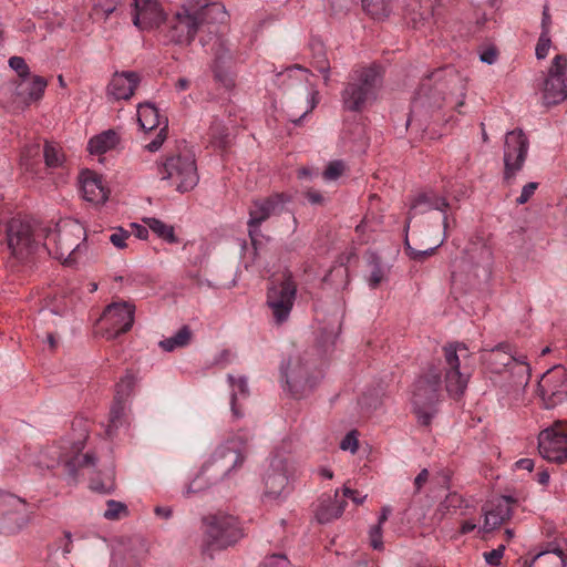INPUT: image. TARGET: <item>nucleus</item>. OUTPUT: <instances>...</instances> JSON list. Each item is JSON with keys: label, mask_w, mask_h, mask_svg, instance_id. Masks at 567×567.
Segmentation results:
<instances>
[{"label": "nucleus", "mask_w": 567, "mask_h": 567, "mask_svg": "<svg viewBox=\"0 0 567 567\" xmlns=\"http://www.w3.org/2000/svg\"><path fill=\"white\" fill-rule=\"evenodd\" d=\"M226 20L227 12L220 3L213 2L196 10L183 4L167 19L163 35L168 43L188 45L204 28L217 33L216 25Z\"/></svg>", "instance_id": "obj_1"}, {"label": "nucleus", "mask_w": 567, "mask_h": 567, "mask_svg": "<svg viewBox=\"0 0 567 567\" xmlns=\"http://www.w3.org/2000/svg\"><path fill=\"white\" fill-rule=\"evenodd\" d=\"M382 83L383 75L379 65L354 68L341 92L343 109L350 112H362L377 101Z\"/></svg>", "instance_id": "obj_2"}, {"label": "nucleus", "mask_w": 567, "mask_h": 567, "mask_svg": "<svg viewBox=\"0 0 567 567\" xmlns=\"http://www.w3.org/2000/svg\"><path fill=\"white\" fill-rule=\"evenodd\" d=\"M85 228L74 219H64L44 231L43 247L49 255L64 264H75L85 249Z\"/></svg>", "instance_id": "obj_3"}, {"label": "nucleus", "mask_w": 567, "mask_h": 567, "mask_svg": "<svg viewBox=\"0 0 567 567\" xmlns=\"http://www.w3.org/2000/svg\"><path fill=\"white\" fill-rule=\"evenodd\" d=\"M443 352L445 389L451 396L460 398L464 394L473 373L472 353L460 342L445 346Z\"/></svg>", "instance_id": "obj_4"}, {"label": "nucleus", "mask_w": 567, "mask_h": 567, "mask_svg": "<svg viewBox=\"0 0 567 567\" xmlns=\"http://www.w3.org/2000/svg\"><path fill=\"white\" fill-rule=\"evenodd\" d=\"M241 537L239 523L231 515L217 513L203 518V547L207 551L226 549Z\"/></svg>", "instance_id": "obj_5"}, {"label": "nucleus", "mask_w": 567, "mask_h": 567, "mask_svg": "<svg viewBox=\"0 0 567 567\" xmlns=\"http://www.w3.org/2000/svg\"><path fill=\"white\" fill-rule=\"evenodd\" d=\"M440 375L433 371L420 377L413 386L412 403L420 424L427 426L436 413L440 396Z\"/></svg>", "instance_id": "obj_6"}, {"label": "nucleus", "mask_w": 567, "mask_h": 567, "mask_svg": "<svg viewBox=\"0 0 567 567\" xmlns=\"http://www.w3.org/2000/svg\"><path fill=\"white\" fill-rule=\"evenodd\" d=\"M296 292L297 286L290 272L286 271L271 278L267 292V305L276 323L280 324L289 318Z\"/></svg>", "instance_id": "obj_7"}, {"label": "nucleus", "mask_w": 567, "mask_h": 567, "mask_svg": "<svg viewBox=\"0 0 567 567\" xmlns=\"http://www.w3.org/2000/svg\"><path fill=\"white\" fill-rule=\"evenodd\" d=\"M159 174L181 193L193 189L198 183L195 159L189 154L167 157L159 167Z\"/></svg>", "instance_id": "obj_8"}, {"label": "nucleus", "mask_w": 567, "mask_h": 567, "mask_svg": "<svg viewBox=\"0 0 567 567\" xmlns=\"http://www.w3.org/2000/svg\"><path fill=\"white\" fill-rule=\"evenodd\" d=\"M286 389L293 398H302L316 386L318 379L310 374L308 360L301 354H293L280 367Z\"/></svg>", "instance_id": "obj_9"}, {"label": "nucleus", "mask_w": 567, "mask_h": 567, "mask_svg": "<svg viewBox=\"0 0 567 567\" xmlns=\"http://www.w3.org/2000/svg\"><path fill=\"white\" fill-rule=\"evenodd\" d=\"M43 235V229L35 230L29 221L12 218L7 226V245L14 257L23 259L37 250Z\"/></svg>", "instance_id": "obj_10"}, {"label": "nucleus", "mask_w": 567, "mask_h": 567, "mask_svg": "<svg viewBox=\"0 0 567 567\" xmlns=\"http://www.w3.org/2000/svg\"><path fill=\"white\" fill-rule=\"evenodd\" d=\"M538 451L550 462H567V420L556 421L539 433Z\"/></svg>", "instance_id": "obj_11"}, {"label": "nucleus", "mask_w": 567, "mask_h": 567, "mask_svg": "<svg viewBox=\"0 0 567 567\" xmlns=\"http://www.w3.org/2000/svg\"><path fill=\"white\" fill-rule=\"evenodd\" d=\"M134 305L127 301H117L109 305L100 318L103 334L107 339H115L120 334L127 332L134 322Z\"/></svg>", "instance_id": "obj_12"}, {"label": "nucleus", "mask_w": 567, "mask_h": 567, "mask_svg": "<svg viewBox=\"0 0 567 567\" xmlns=\"http://www.w3.org/2000/svg\"><path fill=\"white\" fill-rule=\"evenodd\" d=\"M289 196L284 193L274 194L267 198L256 199L249 208L248 231L254 245L257 243V237L260 235V225L274 215L280 214L286 203L289 202Z\"/></svg>", "instance_id": "obj_13"}, {"label": "nucleus", "mask_w": 567, "mask_h": 567, "mask_svg": "<svg viewBox=\"0 0 567 567\" xmlns=\"http://www.w3.org/2000/svg\"><path fill=\"white\" fill-rule=\"evenodd\" d=\"M529 142L522 130L506 134L504 145V179L509 182L523 168L527 157Z\"/></svg>", "instance_id": "obj_14"}, {"label": "nucleus", "mask_w": 567, "mask_h": 567, "mask_svg": "<svg viewBox=\"0 0 567 567\" xmlns=\"http://www.w3.org/2000/svg\"><path fill=\"white\" fill-rule=\"evenodd\" d=\"M567 97V59L556 55L553 60L548 76L544 82L543 99L547 105H555Z\"/></svg>", "instance_id": "obj_15"}, {"label": "nucleus", "mask_w": 567, "mask_h": 567, "mask_svg": "<svg viewBox=\"0 0 567 567\" xmlns=\"http://www.w3.org/2000/svg\"><path fill=\"white\" fill-rule=\"evenodd\" d=\"M566 371L555 367L545 372L538 382V392L546 409H553L567 399Z\"/></svg>", "instance_id": "obj_16"}, {"label": "nucleus", "mask_w": 567, "mask_h": 567, "mask_svg": "<svg viewBox=\"0 0 567 567\" xmlns=\"http://www.w3.org/2000/svg\"><path fill=\"white\" fill-rule=\"evenodd\" d=\"M27 523V504L11 493H0V529L13 533Z\"/></svg>", "instance_id": "obj_17"}, {"label": "nucleus", "mask_w": 567, "mask_h": 567, "mask_svg": "<svg viewBox=\"0 0 567 567\" xmlns=\"http://www.w3.org/2000/svg\"><path fill=\"white\" fill-rule=\"evenodd\" d=\"M145 555L146 546L141 538H120L113 546L111 567H138Z\"/></svg>", "instance_id": "obj_18"}, {"label": "nucleus", "mask_w": 567, "mask_h": 567, "mask_svg": "<svg viewBox=\"0 0 567 567\" xmlns=\"http://www.w3.org/2000/svg\"><path fill=\"white\" fill-rule=\"evenodd\" d=\"M483 360L487 364V368L495 373H501L512 362H515L519 367V370L525 371L527 374L530 371V368L526 361V357H516L508 343H499L489 351L485 350Z\"/></svg>", "instance_id": "obj_19"}, {"label": "nucleus", "mask_w": 567, "mask_h": 567, "mask_svg": "<svg viewBox=\"0 0 567 567\" xmlns=\"http://www.w3.org/2000/svg\"><path fill=\"white\" fill-rule=\"evenodd\" d=\"M450 207L447 199L435 193H421L411 203L410 213L408 216L406 228L410 226L411 219L417 214H424L431 209L440 210L443 213V240L447 238V215L446 209Z\"/></svg>", "instance_id": "obj_20"}, {"label": "nucleus", "mask_w": 567, "mask_h": 567, "mask_svg": "<svg viewBox=\"0 0 567 567\" xmlns=\"http://www.w3.org/2000/svg\"><path fill=\"white\" fill-rule=\"evenodd\" d=\"M515 501L511 496H498L483 507L484 524L482 529L489 533L498 528L512 516V505Z\"/></svg>", "instance_id": "obj_21"}, {"label": "nucleus", "mask_w": 567, "mask_h": 567, "mask_svg": "<svg viewBox=\"0 0 567 567\" xmlns=\"http://www.w3.org/2000/svg\"><path fill=\"white\" fill-rule=\"evenodd\" d=\"M164 19L163 9L157 0H135L133 23L140 30L157 27Z\"/></svg>", "instance_id": "obj_22"}, {"label": "nucleus", "mask_w": 567, "mask_h": 567, "mask_svg": "<svg viewBox=\"0 0 567 567\" xmlns=\"http://www.w3.org/2000/svg\"><path fill=\"white\" fill-rule=\"evenodd\" d=\"M141 82L134 71L115 72L107 85L106 94L113 100H130Z\"/></svg>", "instance_id": "obj_23"}, {"label": "nucleus", "mask_w": 567, "mask_h": 567, "mask_svg": "<svg viewBox=\"0 0 567 567\" xmlns=\"http://www.w3.org/2000/svg\"><path fill=\"white\" fill-rule=\"evenodd\" d=\"M244 451L245 442L240 437L231 439L216 449L213 460L214 462H223L221 473L225 474L244 462Z\"/></svg>", "instance_id": "obj_24"}, {"label": "nucleus", "mask_w": 567, "mask_h": 567, "mask_svg": "<svg viewBox=\"0 0 567 567\" xmlns=\"http://www.w3.org/2000/svg\"><path fill=\"white\" fill-rule=\"evenodd\" d=\"M80 186L82 196L86 202L102 204L109 197V189L95 172L83 171L80 175Z\"/></svg>", "instance_id": "obj_25"}, {"label": "nucleus", "mask_w": 567, "mask_h": 567, "mask_svg": "<svg viewBox=\"0 0 567 567\" xmlns=\"http://www.w3.org/2000/svg\"><path fill=\"white\" fill-rule=\"evenodd\" d=\"M444 97L441 92L433 89L430 82L423 83L417 90L415 97L412 102V112L419 111V109H440L443 105Z\"/></svg>", "instance_id": "obj_26"}, {"label": "nucleus", "mask_w": 567, "mask_h": 567, "mask_svg": "<svg viewBox=\"0 0 567 567\" xmlns=\"http://www.w3.org/2000/svg\"><path fill=\"white\" fill-rule=\"evenodd\" d=\"M346 506L347 502L344 499H338L337 489L334 493V499L329 497L328 499H322L320 502L316 511V517L321 524L330 523L343 514Z\"/></svg>", "instance_id": "obj_27"}, {"label": "nucleus", "mask_w": 567, "mask_h": 567, "mask_svg": "<svg viewBox=\"0 0 567 567\" xmlns=\"http://www.w3.org/2000/svg\"><path fill=\"white\" fill-rule=\"evenodd\" d=\"M288 477L285 473L272 471L265 476V496L270 499L279 498L287 489Z\"/></svg>", "instance_id": "obj_28"}, {"label": "nucleus", "mask_w": 567, "mask_h": 567, "mask_svg": "<svg viewBox=\"0 0 567 567\" xmlns=\"http://www.w3.org/2000/svg\"><path fill=\"white\" fill-rule=\"evenodd\" d=\"M120 137L113 130L95 135L89 141L87 150L91 154H104L118 144Z\"/></svg>", "instance_id": "obj_29"}, {"label": "nucleus", "mask_w": 567, "mask_h": 567, "mask_svg": "<svg viewBox=\"0 0 567 567\" xmlns=\"http://www.w3.org/2000/svg\"><path fill=\"white\" fill-rule=\"evenodd\" d=\"M137 121L144 131H152L161 125V115L154 104L142 103L137 107Z\"/></svg>", "instance_id": "obj_30"}, {"label": "nucleus", "mask_w": 567, "mask_h": 567, "mask_svg": "<svg viewBox=\"0 0 567 567\" xmlns=\"http://www.w3.org/2000/svg\"><path fill=\"white\" fill-rule=\"evenodd\" d=\"M228 381L231 388L230 404L234 416L240 417L243 414L238 410V400L248 395L247 380L244 377L235 378L231 374L228 375Z\"/></svg>", "instance_id": "obj_31"}, {"label": "nucleus", "mask_w": 567, "mask_h": 567, "mask_svg": "<svg viewBox=\"0 0 567 567\" xmlns=\"http://www.w3.org/2000/svg\"><path fill=\"white\" fill-rule=\"evenodd\" d=\"M20 85L23 87L21 94L25 95V101L34 102L43 96L48 82L44 78L34 75L29 82H23Z\"/></svg>", "instance_id": "obj_32"}, {"label": "nucleus", "mask_w": 567, "mask_h": 567, "mask_svg": "<svg viewBox=\"0 0 567 567\" xmlns=\"http://www.w3.org/2000/svg\"><path fill=\"white\" fill-rule=\"evenodd\" d=\"M370 275L367 278L370 288L375 289L386 277V269L382 265L380 258L371 254L368 259Z\"/></svg>", "instance_id": "obj_33"}, {"label": "nucleus", "mask_w": 567, "mask_h": 567, "mask_svg": "<svg viewBox=\"0 0 567 567\" xmlns=\"http://www.w3.org/2000/svg\"><path fill=\"white\" fill-rule=\"evenodd\" d=\"M313 58L311 65L315 70L322 74L324 83H328L330 78V63L327 59L322 44L317 43L313 45Z\"/></svg>", "instance_id": "obj_34"}, {"label": "nucleus", "mask_w": 567, "mask_h": 567, "mask_svg": "<svg viewBox=\"0 0 567 567\" xmlns=\"http://www.w3.org/2000/svg\"><path fill=\"white\" fill-rule=\"evenodd\" d=\"M146 224L153 233L167 243L175 244L178 241L173 226L167 225L157 218H147Z\"/></svg>", "instance_id": "obj_35"}, {"label": "nucleus", "mask_w": 567, "mask_h": 567, "mask_svg": "<svg viewBox=\"0 0 567 567\" xmlns=\"http://www.w3.org/2000/svg\"><path fill=\"white\" fill-rule=\"evenodd\" d=\"M536 559L545 567H565L566 555L560 548H554L537 555Z\"/></svg>", "instance_id": "obj_36"}, {"label": "nucleus", "mask_w": 567, "mask_h": 567, "mask_svg": "<svg viewBox=\"0 0 567 567\" xmlns=\"http://www.w3.org/2000/svg\"><path fill=\"white\" fill-rule=\"evenodd\" d=\"M190 340V330L188 327L181 328L174 336L159 342L165 351H173L176 348L186 346Z\"/></svg>", "instance_id": "obj_37"}, {"label": "nucleus", "mask_w": 567, "mask_h": 567, "mask_svg": "<svg viewBox=\"0 0 567 567\" xmlns=\"http://www.w3.org/2000/svg\"><path fill=\"white\" fill-rule=\"evenodd\" d=\"M391 0H362L363 9L374 18L385 17L389 13Z\"/></svg>", "instance_id": "obj_38"}, {"label": "nucleus", "mask_w": 567, "mask_h": 567, "mask_svg": "<svg viewBox=\"0 0 567 567\" xmlns=\"http://www.w3.org/2000/svg\"><path fill=\"white\" fill-rule=\"evenodd\" d=\"M135 384V375L127 372L116 384V400L124 401L126 398H128Z\"/></svg>", "instance_id": "obj_39"}, {"label": "nucleus", "mask_w": 567, "mask_h": 567, "mask_svg": "<svg viewBox=\"0 0 567 567\" xmlns=\"http://www.w3.org/2000/svg\"><path fill=\"white\" fill-rule=\"evenodd\" d=\"M43 155L45 164L49 167H58L62 164L63 154L61 150L53 144H45Z\"/></svg>", "instance_id": "obj_40"}, {"label": "nucleus", "mask_w": 567, "mask_h": 567, "mask_svg": "<svg viewBox=\"0 0 567 567\" xmlns=\"http://www.w3.org/2000/svg\"><path fill=\"white\" fill-rule=\"evenodd\" d=\"M305 91H306L305 106L301 109L302 113L299 116V118L292 120L295 123H298L305 115L312 112V110L318 104V94H319L318 91L315 90L313 87H308V86H305Z\"/></svg>", "instance_id": "obj_41"}, {"label": "nucleus", "mask_w": 567, "mask_h": 567, "mask_svg": "<svg viewBox=\"0 0 567 567\" xmlns=\"http://www.w3.org/2000/svg\"><path fill=\"white\" fill-rule=\"evenodd\" d=\"M217 61H225L230 58V49L225 39L216 37V40L209 48Z\"/></svg>", "instance_id": "obj_42"}, {"label": "nucleus", "mask_w": 567, "mask_h": 567, "mask_svg": "<svg viewBox=\"0 0 567 567\" xmlns=\"http://www.w3.org/2000/svg\"><path fill=\"white\" fill-rule=\"evenodd\" d=\"M344 171L346 164L342 161H332L327 165L323 172V178L327 181H336L344 173Z\"/></svg>", "instance_id": "obj_43"}, {"label": "nucleus", "mask_w": 567, "mask_h": 567, "mask_svg": "<svg viewBox=\"0 0 567 567\" xmlns=\"http://www.w3.org/2000/svg\"><path fill=\"white\" fill-rule=\"evenodd\" d=\"M81 467L93 466L95 464V458L92 454L78 455L71 461H65V466L69 470L70 474H74L75 465Z\"/></svg>", "instance_id": "obj_44"}, {"label": "nucleus", "mask_w": 567, "mask_h": 567, "mask_svg": "<svg viewBox=\"0 0 567 567\" xmlns=\"http://www.w3.org/2000/svg\"><path fill=\"white\" fill-rule=\"evenodd\" d=\"M126 509L127 508L123 503L111 499L107 502V508L104 512V517L106 519H117L122 514L126 513Z\"/></svg>", "instance_id": "obj_45"}, {"label": "nucleus", "mask_w": 567, "mask_h": 567, "mask_svg": "<svg viewBox=\"0 0 567 567\" xmlns=\"http://www.w3.org/2000/svg\"><path fill=\"white\" fill-rule=\"evenodd\" d=\"M9 65L14 70L20 78L23 80L30 75V70L24 59L21 56H11L9 59Z\"/></svg>", "instance_id": "obj_46"}, {"label": "nucleus", "mask_w": 567, "mask_h": 567, "mask_svg": "<svg viewBox=\"0 0 567 567\" xmlns=\"http://www.w3.org/2000/svg\"><path fill=\"white\" fill-rule=\"evenodd\" d=\"M444 243V240L442 239L441 243L435 246V247H432V248H429V249H425V250H416L414 248H412L409 244V241L406 240L405 241V250L408 252V255L410 256V258L414 259V260H423L425 257H429V256H432L434 254V251L436 250V248L442 245Z\"/></svg>", "instance_id": "obj_47"}, {"label": "nucleus", "mask_w": 567, "mask_h": 567, "mask_svg": "<svg viewBox=\"0 0 567 567\" xmlns=\"http://www.w3.org/2000/svg\"><path fill=\"white\" fill-rule=\"evenodd\" d=\"M167 136V121H164V125L159 128L156 137L145 145V148L150 152H156L161 148Z\"/></svg>", "instance_id": "obj_48"}, {"label": "nucleus", "mask_w": 567, "mask_h": 567, "mask_svg": "<svg viewBox=\"0 0 567 567\" xmlns=\"http://www.w3.org/2000/svg\"><path fill=\"white\" fill-rule=\"evenodd\" d=\"M550 44H551V41H550L549 34H546V32H542L540 37L538 39L537 45H536L537 59L542 60L547 56Z\"/></svg>", "instance_id": "obj_49"}, {"label": "nucleus", "mask_w": 567, "mask_h": 567, "mask_svg": "<svg viewBox=\"0 0 567 567\" xmlns=\"http://www.w3.org/2000/svg\"><path fill=\"white\" fill-rule=\"evenodd\" d=\"M131 237L130 231L124 230L123 228H117L110 236V241L118 249H123L127 246L126 240Z\"/></svg>", "instance_id": "obj_50"}, {"label": "nucleus", "mask_w": 567, "mask_h": 567, "mask_svg": "<svg viewBox=\"0 0 567 567\" xmlns=\"http://www.w3.org/2000/svg\"><path fill=\"white\" fill-rule=\"evenodd\" d=\"M358 447L359 443L355 431L349 432L340 442V449L342 451H350L352 454H354L358 451Z\"/></svg>", "instance_id": "obj_51"}, {"label": "nucleus", "mask_w": 567, "mask_h": 567, "mask_svg": "<svg viewBox=\"0 0 567 567\" xmlns=\"http://www.w3.org/2000/svg\"><path fill=\"white\" fill-rule=\"evenodd\" d=\"M537 188L538 183L536 182H529L526 185H524L520 195L516 198V204L523 205L527 203L533 197Z\"/></svg>", "instance_id": "obj_52"}, {"label": "nucleus", "mask_w": 567, "mask_h": 567, "mask_svg": "<svg viewBox=\"0 0 567 567\" xmlns=\"http://www.w3.org/2000/svg\"><path fill=\"white\" fill-rule=\"evenodd\" d=\"M369 535L371 546L374 549L381 550L383 548L382 527L380 525L371 527Z\"/></svg>", "instance_id": "obj_53"}, {"label": "nucleus", "mask_w": 567, "mask_h": 567, "mask_svg": "<svg viewBox=\"0 0 567 567\" xmlns=\"http://www.w3.org/2000/svg\"><path fill=\"white\" fill-rule=\"evenodd\" d=\"M123 413L122 401L116 400L110 412V427H117Z\"/></svg>", "instance_id": "obj_54"}, {"label": "nucleus", "mask_w": 567, "mask_h": 567, "mask_svg": "<svg viewBox=\"0 0 567 567\" xmlns=\"http://www.w3.org/2000/svg\"><path fill=\"white\" fill-rule=\"evenodd\" d=\"M262 567H289V560L284 555H271L266 558Z\"/></svg>", "instance_id": "obj_55"}, {"label": "nucleus", "mask_w": 567, "mask_h": 567, "mask_svg": "<svg viewBox=\"0 0 567 567\" xmlns=\"http://www.w3.org/2000/svg\"><path fill=\"white\" fill-rule=\"evenodd\" d=\"M504 550H505V546L499 545L497 548H495L488 553H485L484 557H485L486 563L489 565H495V566L498 565L501 561V558L504 555Z\"/></svg>", "instance_id": "obj_56"}, {"label": "nucleus", "mask_w": 567, "mask_h": 567, "mask_svg": "<svg viewBox=\"0 0 567 567\" xmlns=\"http://www.w3.org/2000/svg\"><path fill=\"white\" fill-rule=\"evenodd\" d=\"M344 497L350 498L354 504L361 505L367 498V495H361L358 491L351 489L347 486L343 487Z\"/></svg>", "instance_id": "obj_57"}, {"label": "nucleus", "mask_w": 567, "mask_h": 567, "mask_svg": "<svg viewBox=\"0 0 567 567\" xmlns=\"http://www.w3.org/2000/svg\"><path fill=\"white\" fill-rule=\"evenodd\" d=\"M207 486L206 483H204V480H203V473L200 475H198L187 487L186 489V494L187 495H190V494H194V493H197L199 491H203L205 487Z\"/></svg>", "instance_id": "obj_58"}, {"label": "nucleus", "mask_w": 567, "mask_h": 567, "mask_svg": "<svg viewBox=\"0 0 567 567\" xmlns=\"http://www.w3.org/2000/svg\"><path fill=\"white\" fill-rule=\"evenodd\" d=\"M480 59L484 63L494 64L497 60V50L495 48H487L480 54Z\"/></svg>", "instance_id": "obj_59"}, {"label": "nucleus", "mask_w": 567, "mask_h": 567, "mask_svg": "<svg viewBox=\"0 0 567 567\" xmlns=\"http://www.w3.org/2000/svg\"><path fill=\"white\" fill-rule=\"evenodd\" d=\"M429 480V471L423 468L414 478L415 493H419Z\"/></svg>", "instance_id": "obj_60"}, {"label": "nucleus", "mask_w": 567, "mask_h": 567, "mask_svg": "<svg viewBox=\"0 0 567 567\" xmlns=\"http://www.w3.org/2000/svg\"><path fill=\"white\" fill-rule=\"evenodd\" d=\"M31 155H34V156H39L40 155V146L39 145H34V146L28 148L23 153V155L21 157V164L23 166H25L27 169H29V167H30V164L28 162V156H31Z\"/></svg>", "instance_id": "obj_61"}, {"label": "nucleus", "mask_w": 567, "mask_h": 567, "mask_svg": "<svg viewBox=\"0 0 567 567\" xmlns=\"http://www.w3.org/2000/svg\"><path fill=\"white\" fill-rule=\"evenodd\" d=\"M306 197L308 198V200L311 203V204H315V205H319V204H322L324 198L323 196L321 195V193H319L318 190H315V189H309L307 193H306Z\"/></svg>", "instance_id": "obj_62"}, {"label": "nucleus", "mask_w": 567, "mask_h": 567, "mask_svg": "<svg viewBox=\"0 0 567 567\" xmlns=\"http://www.w3.org/2000/svg\"><path fill=\"white\" fill-rule=\"evenodd\" d=\"M515 466L519 470L532 472L534 468V461L530 458H520L515 463Z\"/></svg>", "instance_id": "obj_63"}, {"label": "nucleus", "mask_w": 567, "mask_h": 567, "mask_svg": "<svg viewBox=\"0 0 567 567\" xmlns=\"http://www.w3.org/2000/svg\"><path fill=\"white\" fill-rule=\"evenodd\" d=\"M476 528V523L474 520H465L461 525L460 533L461 534H468L473 532Z\"/></svg>", "instance_id": "obj_64"}]
</instances>
